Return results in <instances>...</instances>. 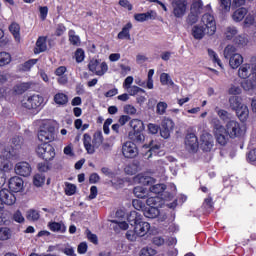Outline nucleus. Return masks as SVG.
Returning <instances> with one entry per match:
<instances>
[{"mask_svg": "<svg viewBox=\"0 0 256 256\" xmlns=\"http://www.w3.org/2000/svg\"><path fill=\"white\" fill-rule=\"evenodd\" d=\"M88 69L94 75H98L99 77H103V74L109 70V66L106 62H101L96 59H92L88 64Z\"/></svg>", "mask_w": 256, "mask_h": 256, "instance_id": "1a4fd4ad", "label": "nucleus"}, {"mask_svg": "<svg viewBox=\"0 0 256 256\" xmlns=\"http://www.w3.org/2000/svg\"><path fill=\"white\" fill-rule=\"evenodd\" d=\"M165 189H167L165 184L152 185L150 187V193H154L155 195H159V194L163 193V191H165Z\"/></svg>", "mask_w": 256, "mask_h": 256, "instance_id": "8fccbe9b", "label": "nucleus"}, {"mask_svg": "<svg viewBox=\"0 0 256 256\" xmlns=\"http://www.w3.org/2000/svg\"><path fill=\"white\" fill-rule=\"evenodd\" d=\"M134 215V229L128 230L126 233V239L128 241H137L139 237H145L149 230L151 229V224L149 222L140 221L137 218V213H132L128 218V221L131 223V217Z\"/></svg>", "mask_w": 256, "mask_h": 256, "instance_id": "f03ea898", "label": "nucleus"}, {"mask_svg": "<svg viewBox=\"0 0 256 256\" xmlns=\"http://www.w3.org/2000/svg\"><path fill=\"white\" fill-rule=\"evenodd\" d=\"M27 89H29V83H20L14 86L13 91L15 95H23Z\"/></svg>", "mask_w": 256, "mask_h": 256, "instance_id": "c03bdc74", "label": "nucleus"}, {"mask_svg": "<svg viewBox=\"0 0 256 256\" xmlns=\"http://www.w3.org/2000/svg\"><path fill=\"white\" fill-rule=\"evenodd\" d=\"M236 116L242 123H245L249 119V108L247 105L243 104L240 108H238L236 111Z\"/></svg>", "mask_w": 256, "mask_h": 256, "instance_id": "b1692460", "label": "nucleus"}, {"mask_svg": "<svg viewBox=\"0 0 256 256\" xmlns=\"http://www.w3.org/2000/svg\"><path fill=\"white\" fill-rule=\"evenodd\" d=\"M134 19L135 21H138V23L155 20L157 19V12L155 10H149L146 13H138L134 15Z\"/></svg>", "mask_w": 256, "mask_h": 256, "instance_id": "6ab92c4d", "label": "nucleus"}, {"mask_svg": "<svg viewBox=\"0 0 256 256\" xmlns=\"http://www.w3.org/2000/svg\"><path fill=\"white\" fill-rule=\"evenodd\" d=\"M241 87L242 89H244V91H247V93H249L250 95H253V93H255V83H253L251 80H245L241 83Z\"/></svg>", "mask_w": 256, "mask_h": 256, "instance_id": "e433bc0d", "label": "nucleus"}, {"mask_svg": "<svg viewBox=\"0 0 256 256\" xmlns=\"http://www.w3.org/2000/svg\"><path fill=\"white\" fill-rule=\"evenodd\" d=\"M122 155L126 159H134L139 155V151L137 150V145L132 141H127L122 145Z\"/></svg>", "mask_w": 256, "mask_h": 256, "instance_id": "f8f14e48", "label": "nucleus"}, {"mask_svg": "<svg viewBox=\"0 0 256 256\" xmlns=\"http://www.w3.org/2000/svg\"><path fill=\"white\" fill-rule=\"evenodd\" d=\"M0 198L3 205H15L17 202V197H15V194H13V192L9 191L7 188L0 190Z\"/></svg>", "mask_w": 256, "mask_h": 256, "instance_id": "dca6fc26", "label": "nucleus"}, {"mask_svg": "<svg viewBox=\"0 0 256 256\" xmlns=\"http://www.w3.org/2000/svg\"><path fill=\"white\" fill-rule=\"evenodd\" d=\"M215 113L218 115V117L222 120V121H229L231 114H229V112L227 110H223L219 107L215 108Z\"/></svg>", "mask_w": 256, "mask_h": 256, "instance_id": "49530a36", "label": "nucleus"}, {"mask_svg": "<svg viewBox=\"0 0 256 256\" xmlns=\"http://www.w3.org/2000/svg\"><path fill=\"white\" fill-rule=\"evenodd\" d=\"M185 147L190 153L197 152V149H199V140L197 139V136L195 134L190 133L186 135Z\"/></svg>", "mask_w": 256, "mask_h": 256, "instance_id": "ddd939ff", "label": "nucleus"}, {"mask_svg": "<svg viewBox=\"0 0 256 256\" xmlns=\"http://www.w3.org/2000/svg\"><path fill=\"white\" fill-rule=\"evenodd\" d=\"M132 205L136 211H145V203L139 199H134Z\"/></svg>", "mask_w": 256, "mask_h": 256, "instance_id": "680f3d73", "label": "nucleus"}, {"mask_svg": "<svg viewBox=\"0 0 256 256\" xmlns=\"http://www.w3.org/2000/svg\"><path fill=\"white\" fill-rule=\"evenodd\" d=\"M247 14H249V9L245 7L237 8L232 14L231 19L234 21V23H241L247 17Z\"/></svg>", "mask_w": 256, "mask_h": 256, "instance_id": "aec40b11", "label": "nucleus"}, {"mask_svg": "<svg viewBox=\"0 0 256 256\" xmlns=\"http://www.w3.org/2000/svg\"><path fill=\"white\" fill-rule=\"evenodd\" d=\"M157 254V250L151 247L142 248L140 251V256H154Z\"/></svg>", "mask_w": 256, "mask_h": 256, "instance_id": "13d9d810", "label": "nucleus"}, {"mask_svg": "<svg viewBox=\"0 0 256 256\" xmlns=\"http://www.w3.org/2000/svg\"><path fill=\"white\" fill-rule=\"evenodd\" d=\"M243 102L241 100V97L239 96H231L229 98V107L232 111H237L241 107H243Z\"/></svg>", "mask_w": 256, "mask_h": 256, "instance_id": "c85d7f7f", "label": "nucleus"}, {"mask_svg": "<svg viewBox=\"0 0 256 256\" xmlns=\"http://www.w3.org/2000/svg\"><path fill=\"white\" fill-rule=\"evenodd\" d=\"M129 137L133 141H136V143H142V141H145V136L141 132H134L133 135L130 133Z\"/></svg>", "mask_w": 256, "mask_h": 256, "instance_id": "052dcab7", "label": "nucleus"}, {"mask_svg": "<svg viewBox=\"0 0 256 256\" xmlns=\"http://www.w3.org/2000/svg\"><path fill=\"white\" fill-rule=\"evenodd\" d=\"M15 153L13 150L6 149L3 144H0V169L3 171H11L13 169V164H11V157H13Z\"/></svg>", "mask_w": 256, "mask_h": 256, "instance_id": "39448f33", "label": "nucleus"}, {"mask_svg": "<svg viewBox=\"0 0 256 256\" xmlns=\"http://www.w3.org/2000/svg\"><path fill=\"white\" fill-rule=\"evenodd\" d=\"M36 153L38 157L44 159V161H53V159H55V148L47 142L38 145Z\"/></svg>", "mask_w": 256, "mask_h": 256, "instance_id": "423d86ee", "label": "nucleus"}, {"mask_svg": "<svg viewBox=\"0 0 256 256\" xmlns=\"http://www.w3.org/2000/svg\"><path fill=\"white\" fill-rule=\"evenodd\" d=\"M12 150L21 149V145H23V138L21 136H15L12 138Z\"/></svg>", "mask_w": 256, "mask_h": 256, "instance_id": "4d7b16f0", "label": "nucleus"}, {"mask_svg": "<svg viewBox=\"0 0 256 256\" xmlns=\"http://www.w3.org/2000/svg\"><path fill=\"white\" fill-rule=\"evenodd\" d=\"M35 187H41L45 183V176L43 174H36L33 179Z\"/></svg>", "mask_w": 256, "mask_h": 256, "instance_id": "bf43d9fd", "label": "nucleus"}, {"mask_svg": "<svg viewBox=\"0 0 256 256\" xmlns=\"http://www.w3.org/2000/svg\"><path fill=\"white\" fill-rule=\"evenodd\" d=\"M54 103L59 105V107H63L69 103V97L67 94L59 92L54 96Z\"/></svg>", "mask_w": 256, "mask_h": 256, "instance_id": "2f4dec72", "label": "nucleus"}, {"mask_svg": "<svg viewBox=\"0 0 256 256\" xmlns=\"http://www.w3.org/2000/svg\"><path fill=\"white\" fill-rule=\"evenodd\" d=\"M190 11L201 15V12L203 11V1L193 0Z\"/></svg>", "mask_w": 256, "mask_h": 256, "instance_id": "a19ab883", "label": "nucleus"}, {"mask_svg": "<svg viewBox=\"0 0 256 256\" xmlns=\"http://www.w3.org/2000/svg\"><path fill=\"white\" fill-rule=\"evenodd\" d=\"M128 92V95H130L131 97H135V95H137V93H145V90L139 86H131L128 90H126Z\"/></svg>", "mask_w": 256, "mask_h": 256, "instance_id": "5fc2aeb1", "label": "nucleus"}, {"mask_svg": "<svg viewBox=\"0 0 256 256\" xmlns=\"http://www.w3.org/2000/svg\"><path fill=\"white\" fill-rule=\"evenodd\" d=\"M130 127L133 128L134 133L141 132L145 129L143 121L139 119H133L130 121Z\"/></svg>", "mask_w": 256, "mask_h": 256, "instance_id": "4c0bfd02", "label": "nucleus"}, {"mask_svg": "<svg viewBox=\"0 0 256 256\" xmlns=\"http://www.w3.org/2000/svg\"><path fill=\"white\" fill-rule=\"evenodd\" d=\"M161 127H163L164 129H169L170 131H173V129L175 128V122H173L171 118H164L162 120Z\"/></svg>", "mask_w": 256, "mask_h": 256, "instance_id": "864d4df0", "label": "nucleus"}, {"mask_svg": "<svg viewBox=\"0 0 256 256\" xmlns=\"http://www.w3.org/2000/svg\"><path fill=\"white\" fill-rule=\"evenodd\" d=\"M213 145H214L213 135L207 132L203 133L200 138V149L208 153L209 151H211V149H213Z\"/></svg>", "mask_w": 256, "mask_h": 256, "instance_id": "4468645a", "label": "nucleus"}, {"mask_svg": "<svg viewBox=\"0 0 256 256\" xmlns=\"http://www.w3.org/2000/svg\"><path fill=\"white\" fill-rule=\"evenodd\" d=\"M77 191V186L75 184H66L65 193L66 195H75Z\"/></svg>", "mask_w": 256, "mask_h": 256, "instance_id": "338daca9", "label": "nucleus"}, {"mask_svg": "<svg viewBox=\"0 0 256 256\" xmlns=\"http://www.w3.org/2000/svg\"><path fill=\"white\" fill-rule=\"evenodd\" d=\"M144 216L147 217V219H156V217H159V208L155 206H149L144 209Z\"/></svg>", "mask_w": 256, "mask_h": 256, "instance_id": "7c9ffc66", "label": "nucleus"}, {"mask_svg": "<svg viewBox=\"0 0 256 256\" xmlns=\"http://www.w3.org/2000/svg\"><path fill=\"white\" fill-rule=\"evenodd\" d=\"M14 171L16 173V175H20L21 177H29V175H31V164H29L28 162H18L15 165Z\"/></svg>", "mask_w": 256, "mask_h": 256, "instance_id": "f3484780", "label": "nucleus"}, {"mask_svg": "<svg viewBox=\"0 0 256 256\" xmlns=\"http://www.w3.org/2000/svg\"><path fill=\"white\" fill-rule=\"evenodd\" d=\"M225 59H229L231 69H238L243 65V56L237 53V48L234 45H227L224 49Z\"/></svg>", "mask_w": 256, "mask_h": 256, "instance_id": "7ed1b4c3", "label": "nucleus"}, {"mask_svg": "<svg viewBox=\"0 0 256 256\" xmlns=\"http://www.w3.org/2000/svg\"><path fill=\"white\" fill-rule=\"evenodd\" d=\"M13 237V230L7 226L0 227V241H9Z\"/></svg>", "mask_w": 256, "mask_h": 256, "instance_id": "473e14b6", "label": "nucleus"}, {"mask_svg": "<svg viewBox=\"0 0 256 256\" xmlns=\"http://www.w3.org/2000/svg\"><path fill=\"white\" fill-rule=\"evenodd\" d=\"M239 30L235 26H228L224 29V38L226 41H235V37H237Z\"/></svg>", "mask_w": 256, "mask_h": 256, "instance_id": "412c9836", "label": "nucleus"}, {"mask_svg": "<svg viewBox=\"0 0 256 256\" xmlns=\"http://www.w3.org/2000/svg\"><path fill=\"white\" fill-rule=\"evenodd\" d=\"M224 132L230 139H235V137H241L243 135V129H241V124L237 120H229L224 128Z\"/></svg>", "mask_w": 256, "mask_h": 256, "instance_id": "0eeeda50", "label": "nucleus"}, {"mask_svg": "<svg viewBox=\"0 0 256 256\" xmlns=\"http://www.w3.org/2000/svg\"><path fill=\"white\" fill-rule=\"evenodd\" d=\"M254 72L256 73V69L251 68V64L245 63V64H242L238 69V77H240V79H249V77L253 75V81L255 82Z\"/></svg>", "mask_w": 256, "mask_h": 256, "instance_id": "2eb2a0df", "label": "nucleus"}, {"mask_svg": "<svg viewBox=\"0 0 256 256\" xmlns=\"http://www.w3.org/2000/svg\"><path fill=\"white\" fill-rule=\"evenodd\" d=\"M92 141L93 140L91 139V135H89V134L83 135L84 147H85L87 153H89V155H93V153H95V146L93 144H91Z\"/></svg>", "mask_w": 256, "mask_h": 256, "instance_id": "c756f323", "label": "nucleus"}, {"mask_svg": "<svg viewBox=\"0 0 256 256\" xmlns=\"http://www.w3.org/2000/svg\"><path fill=\"white\" fill-rule=\"evenodd\" d=\"M68 37L71 45H74L75 47H79V45H81V38L75 34V30H69Z\"/></svg>", "mask_w": 256, "mask_h": 256, "instance_id": "58836bf2", "label": "nucleus"}, {"mask_svg": "<svg viewBox=\"0 0 256 256\" xmlns=\"http://www.w3.org/2000/svg\"><path fill=\"white\" fill-rule=\"evenodd\" d=\"M244 27H256V16L247 14L243 21Z\"/></svg>", "mask_w": 256, "mask_h": 256, "instance_id": "79ce46f5", "label": "nucleus"}, {"mask_svg": "<svg viewBox=\"0 0 256 256\" xmlns=\"http://www.w3.org/2000/svg\"><path fill=\"white\" fill-rule=\"evenodd\" d=\"M75 59L77 63H83V61H85V51H83L81 48H78L75 52Z\"/></svg>", "mask_w": 256, "mask_h": 256, "instance_id": "e2e57ef3", "label": "nucleus"}, {"mask_svg": "<svg viewBox=\"0 0 256 256\" xmlns=\"http://www.w3.org/2000/svg\"><path fill=\"white\" fill-rule=\"evenodd\" d=\"M158 115H165V111H167V103L166 102H159L157 104L156 109Z\"/></svg>", "mask_w": 256, "mask_h": 256, "instance_id": "69168bd1", "label": "nucleus"}, {"mask_svg": "<svg viewBox=\"0 0 256 256\" xmlns=\"http://www.w3.org/2000/svg\"><path fill=\"white\" fill-rule=\"evenodd\" d=\"M199 15L200 14H197L196 12L190 11L187 16L186 23H188V25H195V23L199 21Z\"/></svg>", "mask_w": 256, "mask_h": 256, "instance_id": "3c124183", "label": "nucleus"}, {"mask_svg": "<svg viewBox=\"0 0 256 256\" xmlns=\"http://www.w3.org/2000/svg\"><path fill=\"white\" fill-rule=\"evenodd\" d=\"M159 149H161V143L151 141L149 145V150L144 154L145 159H151L153 155H157Z\"/></svg>", "mask_w": 256, "mask_h": 256, "instance_id": "4be33fe9", "label": "nucleus"}, {"mask_svg": "<svg viewBox=\"0 0 256 256\" xmlns=\"http://www.w3.org/2000/svg\"><path fill=\"white\" fill-rule=\"evenodd\" d=\"M48 228L53 233H66L67 232V226L63 224V222H49Z\"/></svg>", "mask_w": 256, "mask_h": 256, "instance_id": "5701e85b", "label": "nucleus"}, {"mask_svg": "<svg viewBox=\"0 0 256 256\" xmlns=\"http://www.w3.org/2000/svg\"><path fill=\"white\" fill-rule=\"evenodd\" d=\"M13 220L16 223H25V217L23 216V213L20 212V210H17L14 214H13Z\"/></svg>", "mask_w": 256, "mask_h": 256, "instance_id": "0e129e2a", "label": "nucleus"}, {"mask_svg": "<svg viewBox=\"0 0 256 256\" xmlns=\"http://www.w3.org/2000/svg\"><path fill=\"white\" fill-rule=\"evenodd\" d=\"M112 223H115V231L118 229H121L122 231H127L129 229V224L126 221H118V220H113Z\"/></svg>", "mask_w": 256, "mask_h": 256, "instance_id": "603ef678", "label": "nucleus"}, {"mask_svg": "<svg viewBox=\"0 0 256 256\" xmlns=\"http://www.w3.org/2000/svg\"><path fill=\"white\" fill-rule=\"evenodd\" d=\"M208 57L211 59L213 63H217L218 67H221L223 69V64L221 63V59H219V55L217 52H215L213 49L208 48L207 50Z\"/></svg>", "mask_w": 256, "mask_h": 256, "instance_id": "ea45409f", "label": "nucleus"}, {"mask_svg": "<svg viewBox=\"0 0 256 256\" xmlns=\"http://www.w3.org/2000/svg\"><path fill=\"white\" fill-rule=\"evenodd\" d=\"M201 24H196L191 29V35L196 41H201L205 35L213 36L217 32V23L215 17L209 13H206L201 18Z\"/></svg>", "mask_w": 256, "mask_h": 256, "instance_id": "f257e3e1", "label": "nucleus"}, {"mask_svg": "<svg viewBox=\"0 0 256 256\" xmlns=\"http://www.w3.org/2000/svg\"><path fill=\"white\" fill-rule=\"evenodd\" d=\"M231 0H218L219 10L221 13H229L231 11Z\"/></svg>", "mask_w": 256, "mask_h": 256, "instance_id": "f704fd0d", "label": "nucleus"}, {"mask_svg": "<svg viewBox=\"0 0 256 256\" xmlns=\"http://www.w3.org/2000/svg\"><path fill=\"white\" fill-rule=\"evenodd\" d=\"M11 63V54L7 52H0V67L9 65Z\"/></svg>", "mask_w": 256, "mask_h": 256, "instance_id": "09e8293b", "label": "nucleus"}, {"mask_svg": "<svg viewBox=\"0 0 256 256\" xmlns=\"http://www.w3.org/2000/svg\"><path fill=\"white\" fill-rule=\"evenodd\" d=\"M62 252L64 255H67V256H77V254L75 253V248L69 245L64 247Z\"/></svg>", "mask_w": 256, "mask_h": 256, "instance_id": "774afa93", "label": "nucleus"}, {"mask_svg": "<svg viewBox=\"0 0 256 256\" xmlns=\"http://www.w3.org/2000/svg\"><path fill=\"white\" fill-rule=\"evenodd\" d=\"M233 41L237 47H247L249 44V37L247 34H240L236 36Z\"/></svg>", "mask_w": 256, "mask_h": 256, "instance_id": "72a5a7b5", "label": "nucleus"}, {"mask_svg": "<svg viewBox=\"0 0 256 256\" xmlns=\"http://www.w3.org/2000/svg\"><path fill=\"white\" fill-rule=\"evenodd\" d=\"M173 7V15L177 19L185 17L187 13V0H169Z\"/></svg>", "mask_w": 256, "mask_h": 256, "instance_id": "9d476101", "label": "nucleus"}, {"mask_svg": "<svg viewBox=\"0 0 256 256\" xmlns=\"http://www.w3.org/2000/svg\"><path fill=\"white\" fill-rule=\"evenodd\" d=\"M134 195L135 197H138V199H145V197H148L149 192L147 191V189L141 186H137L134 188Z\"/></svg>", "mask_w": 256, "mask_h": 256, "instance_id": "37998d69", "label": "nucleus"}, {"mask_svg": "<svg viewBox=\"0 0 256 256\" xmlns=\"http://www.w3.org/2000/svg\"><path fill=\"white\" fill-rule=\"evenodd\" d=\"M131 29H133V24L131 22L127 23L122 30L118 33V39H127L128 41L131 40Z\"/></svg>", "mask_w": 256, "mask_h": 256, "instance_id": "393cba45", "label": "nucleus"}, {"mask_svg": "<svg viewBox=\"0 0 256 256\" xmlns=\"http://www.w3.org/2000/svg\"><path fill=\"white\" fill-rule=\"evenodd\" d=\"M23 185V179L19 176H14L10 178L8 183V187L13 193H20V191H23Z\"/></svg>", "mask_w": 256, "mask_h": 256, "instance_id": "a211bd4d", "label": "nucleus"}, {"mask_svg": "<svg viewBox=\"0 0 256 256\" xmlns=\"http://www.w3.org/2000/svg\"><path fill=\"white\" fill-rule=\"evenodd\" d=\"M135 183H139L140 185H153L155 180L151 176H147L145 174H138L134 178Z\"/></svg>", "mask_w": 256, "mask_h": 256, "instance_id": "a878e982", "label": "nucleus"}, {"mask_svg": "<svg viewBox=\"0 0 256 256\" xmlns=\"http://www.w3.org/2000/svg\"><path fill=\"white\" fill-rule=\"evenodd\" d=\"M47 51V38L39 37L36 41V47L34 48V53L39 55V53H43Z\"/></svg>", "mask_w": 256, "mask_h": 256, "instance_id": "bb28decb", "label": "nucleus"}, {"mask_svg": "<svg viewBox=\"0 0 256 256\" xmlns=\"http://www.w3.org/2000/svg\"><path fill=\"white\" fill-rule=\"evenodd\" d=\"M212 123L214 125L216 141L219 143V145H226L228 135L227 132L225 131V127L221 125V122L217 118H214L212 120Z\"/></svg>", "mask_w": 256, "mask_h": 256, "instance_id": "6e6552de", "label": "nucleus"}, {"mask_svg": "<svg viewBox=\"0 0 256 256\" xmlns=\"http://www.w3.org/2000/svg\"><path fill=\"white\" fill-rule=\"evenodd\" d=\"M160 83L162 85H170V87L175 86V82L171 79V76L168 73H162L160 75Z\"/></svg>", "mask_w": 256, "mask_h": 256, "instance_id": "a18cd8bd", "label": "nucleus"}, {"mask_svg": "<svg viewBox=\"0 0 256 256\" xmlns=\"http://www.w3.org/2000/svg\"><path fill=\"white\" fill-rule=\"evenodd\" d=\"M153 75H155V70L154 69H150L148 71L147 82H146V89H153V87H154Z\"/></svg>", "mask_w": 256, "mask_h": 256, "instance_id": "6e6d98bb", "label": "nucleus"}, {"mask_svg": "<svg viewBox=\"0 0 256 256\" xmlns=\"http://www.w3.org/2000/svg\"><path fill=\"white\" fill-rule=\"evenodd\" d=\"M9 31L13 35L15 41L19 43V41H21V27L19 24L17 22H13L9 26Z\"/></svg>", "mask_w": 256, "mask_h": 256, "instance_id": "cd10ccee", "label": "nucleus"}, {"mask_svg": "<svg viewBox=\"0 0 256 256\" xmlns=\"http://www.w3.org/2000/svg\"><path fill=\"white\" fill-rule=\"evenodd\" d=\"M43 97L39 95H32L28 97L26 100H23L22 107L25 109H39L41 105H43Z\"/></svg>", "mask_w": 256, "mask_h": 256, "instance_id": "9b49d317", "label": "nucleus"}, {"mask_svg": "<svg viewBox=\"0 0 256 256\" xmlns=\"http://www.w3.org/2000/svg\"><path fill=\"white\" fill-rule=\"evenodd\" d=\"M26 219L28 221H39L41 219V214L39 213V210L30 209L26 212Z\"/></svg>", "mask_w": 256, "mask_h": 256, "instance_id": "c9c22d12", "label": "nucleus"}, {"mask_svg": "<svg viewBox=\"0 0 256 256\" xmlns=\"http://www.w3.org/2000/svg\"><path fill=\"white\" fill-rule=\"evenodd\" d=\"M38 139L42 143H51L55 141V127L49 121H44L39 132Z\"/></svg>", "mask_w": 256, "mask_h": 256, "instance_id": "20e7f679", "label": "nucleus"}, {"mask_svg": "<svg viewBox=\"0 0 256 256\" xmlns=\"http://www.w3.org/2000/svg\"><path fill=\"white\" fill-rule=\"evenodd\" d=\"M92 144L94 145V148H99L103 144V133L96 132L93 136Z\"/></svg>", "mask_w": 256, "mask_h": 256, "instance_id": "de8ad7c7", "label": "nucleus"}]
</instances>
